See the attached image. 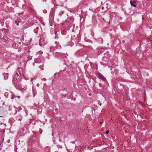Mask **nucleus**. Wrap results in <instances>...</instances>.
<instances>
[{
	"label": "nucleus",
	"mask_w": 152,
	"mask_h": 152,
	"mask_svg": "<svg viewBox=\"0 0 152 152\" xmlns=\"http://www.w3.org/2000/svg\"><path fill=\"white\" fill-rule=\"evenodd\" d=\"M20 76L19 74L16 72L14 76L12 82L15 86L23 88L20 83L21 79H20Z\"/></svg>",
	"instance_id": "f257e3e1"
},
{
	"label": "nucleus",
	"mask_w": 152,
	"mask_h": 152,
	"mask_svg": "<svg viewBox=\"0 0 152 152\" xmlns=\"http://www.w3.org/2000/svg\"><path fill=\"white\" fill-rule=\"evenodd\" d=\"M25 129L23 128L20 129L18 132V134L19 136H23L24 135L25 133L24 132Z\"/></svg>",
	"instance_id": "f03ea898"
},
{
	"label": "nucleus",
	"mask_w": 152,
	"mask_h": 152,
	"mask_svg": "<svg viewBox=\"0 0 152 152\" xmlns=\"http://www.w3.org/2000/svg\"><path fill=\"white\" fill-rule=\"evenodd\" d=\"M98 77L102 80L105 81L106 80V78L100 73H99L97 74Z\"/></svg>",
	"instance_id": "7ed1b4c3"
},
{
	"label": "nucleus",
	"mask_w": 152,
	"mask_h": 152,
	"mask_svg": "<svg viewBox=\"0 0 152 152\" xmlns=\"http://www.w3.org/2000/svg\"><path fill=\"white\" fill-rule=\"evenodd\" d=\"M22 116L20 114H18L16 116V120L19 121H21L22 120Z\"/></svg>",
	"instance_id": "20e7f679"
},
{
	"label": "nucleus",
	"mask_w": 152,
	"mask_h": 152,
	"mask_svg": "<svg viewBox=\"0 0 152 152\" xmlns=\"http://www.w3.org/2000/svg\"><path fill=\"white\" fill-rule=\"evenodd\" d=\"M39 104H35L34 103L33 105V108L34 110H37L38 108H39Z\"/></svg>",
	"instance_id": "39448f33"
},
{
	"label": "nucleus",
	"mask_w": 152,
	"mask_h": 152,
	"mask_svg": "<svg viewBox=\"0 0 152 152\" xmlns=\"http://www.w3.org/2000/svg\"><path fill=\"white\" fill-rule=\"evenodd\" d=\"M96 41L102 44L103 43V40L102 38L100 37L97 39Z\"/></svg>",
	"instance_id": "423d86ee"
},
{
	"label": "nucleus",
	"mask_w": 152,
	"mask_h": 152,
	"mask_svg": "<svg viewBox=\"0 0 152 152\" xmlns=\"http://www.w3.org/2000/svg\"><path fill=\"white\" fill-rule=\"evenodd\" d=\"M55 14V11L53 9L50 12V16L52 18L53 17L54 15Z\"/></svg>",
	"instance_id": "0eeeda50"
},
{
	"label": "nucleus",
	"mask_w": 152,
	"mask_h": 152,
	"mask_svg": "<svg viewBox=\"0 0 152 152\" xmlns=\"http://www.w3.org/2000/svg\"><path fill=\"white\" fill-rule=\"evenodd\" d=\"M45 152H50V148L49 147H47L45 149Z\"/></svg>",
	"instance_id": "6e6552de"
},
{
	"label": "nucleus",
	"mask_w": 152,
	"mask_h": 152,
	"mask_svg": "<svg viewBox=\"0 0 152 152\" xmlns=\"http://www.w3.org/2000/svg\"><path fill=\"white\" fill-rule=\"evenodd\" d=\"M77 53L80 56H82L84 53V51L82 50H80L77 51Z\"/></svg>",
	"instance_id": "1a4fd4ad"
},
{
	"label": "nucleus",
	"mask_w": 152,
	"mask_h": 152,
	"mask_svg": "<svg viewBox=\"0 0 152 152\" xmlns=\"http://www.w3.org/2000/svg\"><path fill=\"white\" fill-rule=\"evenodd\" d=\"M56 48H57V49H60L61 48V46L59 45V43H57L56 44Z\"/></svg>",
	"instance_id": "9d476101"
},
{
	"label": "nucleus",
	"mask_w": 152,
	"mask_h": 152,
	"mask_svg": "<svg viewBox=\"0 0 152 152\" xmlns=\"http://www.w3.org/2000/svg\"><path fill=\"white\" fill-rule=\"evenodd\" d=\"M4 77L5 79H7L8 78V74L7 73H4Z\"/></svg>",
	"instance_id": "9b49d317"
},
{
	"label": "nucleus",
	"mask_w": 152,
	"mask_h": 152,
	"mask_svg": "<svg viewBox=\"0 0 152 152\" xmlns=\"http://www.w3.org/2000/svg\"><path fill=\"white\" fill-rule=\"evenodd\" d=\"M64 13V12L63 11H61L59 12L58 15L59 16H61Z\"/></svg>",
	"instance_id": "f8f14e48"
},
{
	"label": "nucleus",
	"mask_w": 152,
	"mask_h": 152,
	"mask_svg": "<svg viewBox=\"0 0 152 152\" xmlns=\"http://www.w3.org/2000/svg\"><path fill=\"white\" fill-rule=\"evenodd\" d=\"M130 3L131 5L133 7H136V5L135 4H133L132 1H130Z\"/></svg>",
	"instance_id": "ddd939ff"
},
{
	"label": "nucleus",
	"mask_w": 152,
	"mask_h": 152,
	"mask_svg": "<svg viewBox=\"0 0 152 152\" xmlns=\"http://www.w3.org/2000/svg\"><path fill=\"white\" fill-rule=\"evenodd\" d=\"M55 38L58 39V34H57V32H55Z\"/></svg>",
	"instance_id": "4468645a"
},
{
	"label": "nucleus",
	"mask_w": 152,
	"mask_h": 152,
	"mask_svg": "<svg viewBox=\"0 0 152 152\" xmlns=\"http://www.w3.org/2000/svg\"><path fill=\"white\" fill-rule=\"evenodd\" d=\"M41 40H42L41 39H40L39 40V45L40 46H42V43L41 42Z\"/></svg>",
	"instance_id": "2eb2a0df"
},
{
	"label": "nucleus",
	"mask_w": 152,
	"mask_h": 152,
	"mask_svg": "<svg viewBox=\"0 0 152 152\" xmlns=\"http://www.w3.org/2000/svg\"><path fill=\"white\" fill-rule=\"evenodd\" d=\"M109 132V131H108V130H107V131H106V134H108Z\"/></svg>",
	"instance_id": "dca6fc26"
},
{
	"label": "nucleus",
	"mask_w": 152,
	"mask_h": 152,
	"mask_svg": "<svg viewBox=\"0 0 152 152\" xmlns=\"http://www.w3.org/2000/svg\"><path fill=\"white\" fill-rule=\"evenodd\" d=\"M41 132H40V134H41L42 133V129H41Z\"/></svg>",
	"instance_id": "f3484780"
},
{
	"label": "nucleus",
	"mask_w": 152,
	"mask_h": 152,
	"mask_svg": "<svg viewBox=\"0 0 152 152\" xmlns=\"http://www.w3.org/2000/svg\"><path fill=\"white\" fill-rule=\"evenodd\" d=\"M102 103H100V104H99V105H100V106H101V105H102Z\"/></svg>",
	"instance_id": "a211bd4d"
},
{
	"label": "nucleus",
	"mask_w": 152,
	"mask_h": 152,
	"mask_svg": "<svg viewBox=\"0 0 152 152\" xmlns=\"http://www.w3.org/2000/svg\"><path fill=\"white\" fill-rule=\"evenodd\" d=\"M133 3H135V1H133Z\"/></svg>",
	"instance_id": "6ab92c4d"
},
{
	"label": "nucleus",
	"mask_w": 152,
	"mask_h": 152,
	"mask_svg": "<svg viewBox=\"0 0 152 152\" xmlns=\"http://www.w3.org/2000/svg\"><path fill=\"white\" fill-rule=\"evenodd\" d=\"M102 122H100V124H102Z\"/></svg>",
	"instance_id": "aec40b11"
},
{
	"label": "nucleus",
	"mask_w": 152,
	"mask_h": 152,
	"mask_svg": "<svg viewBox=\"0 0 152 152\" xmlns=\"http://www.w3.org/2000/svg\"><path fill=\"white\" fill-rule=\"evenodd\" d=\"M16 113H17V112H15V114Z\"/></svg>",
	"instance_id": "412c9836"
},
{
	"label": "nucleus",
	"mask_w": 152,
	"mask_h": 152,
	"mask_svg": "<svg viewBox=\"0 0 152 152\" xmlns=\"http://www.w3.org/2000/svg\"><path fill=\"white\" fill-rule=\"evenodd\" d=\"M17 26L18 25L17 23Z\"/></svg>",
	"instance_id": "4be33fe9"
},
{
	"label": "nucleus",
	"mask_w": 152,
	"mask_h": 152,
	"mask_svg": "<svg viewBox=\"0 0 152 152\" xmlns=\"http://www.w3.org/2000/svg\"><path fill=\"white\" fill-rule=\"evenodd\" d=\"M61 148H62V147L61 146V147H60Z\"/></svg>",
	"instance_id": "5701e85b"
}]
</instances>
